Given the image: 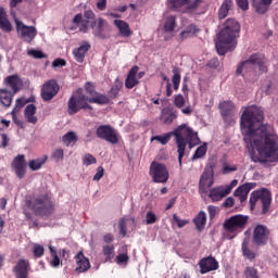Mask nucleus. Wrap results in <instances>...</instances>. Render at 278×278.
I'll return each mask as SVG.
<instances>
[{
  "instance_id": "nucleus-19",
  "label": "nucleus",
  "mask_w": 278,
  "mask_h": 278,
  "mask_svg": "<svg viewBox=\"0 0 278 278\" xmlns=\"http://www.w3.org/2000/svg\"><path fill=\"white\" fill-rule=\"evenodd\" d=\"M105 27H108V21L103 20L102 17L91 22L92 34L96 36V38H100V40H105L109 38L108 33H105Z\"/></svg>"
},
{
  "instance_id": "nucleus-3",
  "label": "nucleus",
  "mask_w": 278,
  "mask_h": 278,
  "mask_svg": "<svg viewBox=\"0 0 278 278\" xmlns=\"http://www.w3.org/2000/svg\"><path fill=\"white\" fill-rule=\"evenodd\" d=\"M239 34L240 24L233 18H228L224 29L219 31L218 41L215 43L218 55H225L227 51H233L236 49L235 41Z\"/></svg>"
},
{
  "instance_id": "nucleus-24",
  "label": "nucleus",
  "mask_w": 278,
  "mask_h": 278,
  "mask_svg": "<svg viewBox=\"0 0 278 278\" xmlns=\"http://www.w3.org/2000/svg\"><path fill=\"white\" fill-rule=\"evenodd\" d=\"M77 264L76 273H86L90 270V261L84 255V252H78L75 256Z\"/></svg>"
},
{
  "instance_id": "nucleus-45",
  "label": "nucleus",
  "mask_w": 278,
  "mask_h": 278,
  "mask_svg": "<svg viewBox=\"0 0 278 278\" xmlns=\"http://www.w3.org/2000/svg\"><path fill=\"white\" fill-rule=\"evenodd\" d=\"M205 153H207V146L202 144L195 150L192 160H201V157L205 156Z\"/></svg>"
},
{
  "instance_id": "nucleus-56",
  "label": "nucleus",
  "mask_w": 278,
  "mask_h": 278,
  "mask_svg": "<svg viewBox=\"0 0 278 278\" xmlns=\"http://www.w3.org/2000/svg\"><path fill=\"white\" fill-rule=\"evenodd\" d=\"M173 219L175 220V223L179 227V229H182V227H186V225H188V223H190L186 219H180L179 216H177V214L173 215Z\"/></svg>"
},
{
  "instance_id": "nucleus-47",
  "label": "nucleus",
  "mask_w": 278,
  "mask_h": 278,
  "mask_svg": "<svg viewBox=\"0 0 278 278\" xmlns=\"http://www.w3.org/2000/svg\"><path fill=\"white\" fill-rule=\"evenodd\" d=\"M29 103V100L25 98H18L15 101V106L13 108L12 112H21V108H25Z\"/></svg>"
},
{
  "instance_id": "nucleus-46",
  "label": "nucleus",
  "mask_w": 278,
  "mask_h": 278,
  "mask_svg": "<svg viewBox=\"0 0 278 278\" xmlns=\"http://www.w3.org/2000/svg\"><path fill=\"white\" fill-rule=\"evenodd\" d=\"M51 157L54 162H62V160H64V149L62 148L55 149L52 152Z\"/></svg>"
},
{
  "instance_id": "nucleus-27",
  "label": "nucleus",
  "mask_w": 278,
  "mask_h": 278,
  "mask_svg": "<svg viewBox=\"0 0 278 278\" xmlns=\"http://www.w3.org/2000/svg\"><path fill=\"white\" fill-rule=\"evenodd\" d=\"M24 116L27 123H30L31 125H36V123H38V117H36V105L34 104L26 105L24 110Z\"/></svg>"
},
{
  "instance_id": "nucleus-55",
  "label": "nucleus",
  "mask_w": 278,
  "mask_h": 278,
  "mask_svg": "<svg viewBox=\"0 0 278 278\" xmlns=\"http://www.w3.org/2000/svg\"><path fill=\"white\" fill-rule=\"evenodd\" d=\"M85 90L89 94V97H94L97 93V89H94V84L87 81L85 84Z\"/></svg>"
},
{
  "instance_id": "nucleus-25",
  "label": "nucleus",
  "mask_w": 278,
  "mask_h": 278,
  "mask_svg": "<svg viewBox=\"0 0 278 278\" xmlns=\"http://www.w3.org/2000/svg\"><path fill=\"white\" fill-rule=\"evenodd\" d=\"M0 29L1 31H5V34H10L14 29L12 26V23L8 18V13L5 12V9L0 7Z\"/></svg>"
},
{
  "instance_id": "nucleus-28",
  "label": "nucleus",
  "mask_w": 278,
  "mask_h": 278,
  "mask_svg": "<svg viewBox=\"0 0 278 278\" xmlns=\"http://www.w3.org/2000/svg\"><path fill=\"white\" fill-rule=\"evenodd\" d=\"M114 25L124 38H129V36H131V29H129V24H127V22L123 20H115Z\"/></svg>"
},
{
  "instance_id": "nucleus-15",
  "label": "nucleus",
  "mask_w": 278,
  "mask_h": 278,
  "mask_svg": "<svg viewBox=\"0 0 278 278\" xmlns=\"http://www.w3.org/2000/svg\"><path fill=\"white\" fill-rule=\"evenodd\" d=\"M60 92V85L56 79L47 80L41 88V99L42 101H52L54 97H58Z\"/></svg>"
},
{
  "instance_id": "nucleus-49",
  "label": "nucleus",
  "mask_w": 278,
  "mask_h": 278,
  "mask_svg": "<svg viewBox=\"0 0 278 278\" xmlns=\"http://www.w3.org/2000/svg\"><path fill=\"white\" fill-rule=\"evenodd\" d=\"M174 105L175 108H178V110H181V108L186 105V99L181 93H178L174 97Z\"/></svg>"
},
{
  "instance_id": "nucleus-52",
  "label": "nucleus",
  "mask_w": 278,
  "mask_h": 278,
  "mask_svg": "<svg viewBox=\"0 0 278 278\" xmlns=\"http://www.w3.org/2000/svg\"><path fill=\"white\" fill-rule=\"evenodd\" d=\"M33 255L34 257H42V255H45V247L36 243L34 247H33Z\"/></svg>"
},
{
  "instance_id": "nucleus-63",
  "label": "nucleus",
  "mask_w": 278,
  "mask_h": 278,
  "mask_svg": "<svg viewBox=\"0 0 278 278\" xmlns=\"http://www.w3.org/2000/svg\"><path fill=\"white\" fill-rule=\"evenodd\" d=\"M233 203L235 200L232 197H229L225 200V202L223 203L224 207L229 208V207H233Z\"/></svg>"
},
{
  "instance_id": "nucleus-20",
  "label": "nucleus",
  "mask_w": 278,
  "mask_h": 278,
  "mask_svg": "<svg viewBox=\"0 0 278 278\" xmlns=\"http://www.w3.org/2000/svg\"><path fill=\"white\" fill-rule=\"evenodd\" d=\"M29 261L20 260L13 267L15 278H29Z\"/></svg>"
},
{
  "instance_id": "nucleus-58",
  "label": "nucleus",
  "mask_w": 278,
  "mask_h": 278,
  "mask_svg": "<svg viewBox=\"0 0 278 278\" xmlns=\"http://www.w3.org/2000/svg\"><path fill=\"white\" fill-rule=\"evenodd\" d=\"M236 170H238V166L236 165L229 166L227 164H224L222 173L223 175H229V173H236Z\"/></svg>"
},
{
  "instance_id": "nucleus-5",
  "label": "nucleus",
  "mask_w": 278,
  "mask_h": 278,
  "mask_svg": "<svg viewBox=\"0 0 278 278\" xmlns=\"http://www.w3.org/2000/svg\"><path fill=\"white\" fill-rule=\"evenodd\" d=\"M250 210L253 212L257 206L261 210V215L266 216L270 214V206L273 205V192L267 188L254 190L250 194Z\"/></svg>"
},
{
  "instance_id": "nucleus-7",
  "label": "nucleus",
  "mask_w": 278,
  "mask_h": 278,
  "mask_svg": "<svg viewBox=\"0 0 278 278\" xmlns=\"http://www.w3.org/2000/svg\"><path fill=\"white\" fill-rule=\"evenodd\" d=\"M81 110H92V105L88 102V96L81 93V89H77V94H74L67 101V113L74 116Z\"/></svg>"
},
{
  "instance_id": "nucleus-32",
  "label": "nucleus",
  "mask_w": 278,
  "mask_h": 278,
  "mask_svg": "<svg viewBox=\"0 0 278 278\" xmlns=\"http://www.w3.org/2000/svg\"><path fill=\"white\" fill-rule=\"evenodd\" d=\"M14 91H8L7 89L0 90V102L4 105V108H10L12 105V99H14Z\"/></svg>"
},
{
  "instance_id": "nucleus-11",
  "label": "nucleus",
  "mask_w": 278,
  "mask_h": 278,
  "mask_svg": "<svg viewBox=\"0 0 278 278\" xmlns=\"http://www.w3.org/2000/svg\"><path fill=\"white\" fill-rule=\"evenodd\" d=\"M268 240H270V229L262 224L256 225L252 235L253 244L255 247H266Z\"/></svg>"
},
{
  "instance_id": "nucleus-54",
  "label": "nucleus",
  "mask_w": 278,
  "mask_h": 278,
  "mask_svg": "<svg viewBox=\"0 0 278 278\" xmlns=\"http://www.w3.org/2000/svg\"><path fill=\"white\" fill-rule=\"evenodd\" d=\"M146 223H147V225H153V224L157 223V215H155V213L149 211L146 215Z\"/></svg>"
},
{
  "instance_id": "nucleus-18",
  "label": "nucleus",
  "mask_w": 278,
  "mask_h": 278,
  "mask_svg": "<svg viewBox=\"0 0 278 278\" xmlns=\"http://www.w3.org/2000/svg\"><path fill=\"white\" fill-rule=\"evenodd\" d=\"M198 266L200 267L201 275H206V273H212V270H218L220 268L218 261L214 256L203 257L198 263Z\"/></svg>"
},
{
  "instance_id": "nucleus-64",
  "label": "nucleus",
  "mask_w": 278,
  "mask_h": 278,
  "mask_svg": "<svg viewBox=\"0 0 278 278\" xmlns=\"http://www.w3.org/2000/svg\"><path fill=\"white\" fill-rule=\"evenodd\" d=\"M207 212H208L210 218H215V216H216V206L208 205L207 206Z\"/></svg>"
},
{
  "instance_id": "nucleus-34",
  "label": "nucleus",
  "mask_w": 278,
  "mask_h": 278,
  "mask_svg": "<svg viewBox=\"0 0 278 278\" xmlns=\"http://www.w3.org/2000/svg\"><path fill=\"white\" fill-rule=\"evenodd\" d=\"M175 27H177V17L175 15L167 16L164 23V31L170 34L175 31Z\"/></svg>"
},
{
  "instance_id": "nucleus-1",
  "label": "nucleus",
  "mask_w": 278,
  "mask_h": 278,
  "mask_svg": "<svg viewBox=\"0 0 278 278\" xmlns=\"http://www.w3.org/2000/svg\"><path fill=\"white\" fill-rule=\"evenodd\" d=\"M264 111L257 105L247 106L241 115V129H248L250 143L258 154L252 153L251 160L255 164L278 161V138L273 126L261 125Z\"/></svg>"
},
{
  "instance_id": "nucleus-35",
  "label": "nucleus",
  "mask_w": 278,
  "mask_h": 278,
  "mask_svg": "<svg viewBox=\"0 0 278 278\" xmlns=\"http://www.w3.org/2000/svg\"><path fill=\"white\" fill-rule=\"evenodd\" d=\"M255 188V185L253 182H248L235 190V197H243L249 195V192Z\"/></svg>"
},
{
  "instance_id": "nucleus-41",
  "label": "nucleus",
  "mask_w": 278,
  "mask_h": 278,
  "mask_svg": "<svg viewBox=\"0 0 278 278\" xmlns=\"http://www.w3.org/2000/svg\"><path fill=\"white\" fill-rule=\"evenodd\" d=\"M102 253L105 255V262H112L114 260V244H106L102 247Z\"/></svg>"
},
{
  "instance_id": "nucleus-22",
  "label": "nucleus",
  "mask_w": 278,
  "mask_h": 278,
  "mask_svg": "<svg viewBox=\"0 0 278 278\" xmlns=\"http://www.w3.org/2000/svg\"><path fill=\"white\" fill-rule=\"evenodd\" d=\"M230 188H225V187H215L210 190L208 192V199L213 203H217L218 201H223L227 194H229Z\"/></svg>"
},
{
  "instance_id": "nucleus-37",
  "label": "nucleus",
  "mask_w": 278,
  "mask_h": 278,
  "mask_svg": "<svg viewBox=\"0 0 278 278\" xmlns=\"http://www.w3.org/2000/svg\"><path fill=\"white\" fill-rule=\"evenodd\" d=\"M79 138L74 131H68L62 137V142L65 143V147H71V144H77Z\"/></svg>"
},
{
  "instance_id": "nucleus-59",
  "label": "nucleus",
  "mask_w": 278,
  "mask_h": 278,
  "mask_svg": "<svg viewBox=\"0 0 278 278\" xmlns=\"http://www.w3.org/2000/svg\"><path fill=\"white\" fill-rule=\"evenodd\" d=\"M129 262V255L127 253H122L116 256L117 264H127Z\"/></svg>"
},
{
  "instance_id": "nucleus-62",
  "label": "nucleus",
  "mask_w": 278,
  "mask_h": 278,
  "mask_svg": "<svg viewBox=\"0 0 278 278\" xmlns=\"http://www.w3.org/2000/svg\"><path fill=\"white\" fill-rule=\"evenodd\" d=\"M88 20H84L79 25H80V27H79V31L81 33V34H88Z\"/></svg>"
},
{
  "instance_id": "nucleus-36",
  "label": "nucleus",
  "mask_w": 278,
  "mask_h": 278,
  "mask_svg": "<svg viewBox=\"0 0 278 278\" xmlns=\"http://www.w3.org/2000/svg\"><path fill=\"white\" fill-rule=\"evenodd\" d=\"M241 251H242V255L243 257H247L248 260H255V257H257V254H255V252H253L251 249H249V239H244L241 245Z\"/></svg>"
},
{
  "instance_id": "nucleus-16",
  "label": "nucleus",
  "mask_w": 278,
  "mask_h": 278,
  "mask_svg": "<svg viewBox=\"0 0 278 278\" xmlns=\"http://www.w3.org/2000/svg\"><path fill=\"white\" fill-rule=\"evenodd\" d=\"M214 186V169L205 168L199 181V191L201 194H207V190Z\"/></svg>"
},
{
  "instance_id": "nucleus-10",
  "label": "nucleus",
  "mask_w": 278,
  "mask_h": 278,
  "mask_svg": "<svg viewBox=\"0 0 278 278\" xmlns=\"http://www.w3.org/2000/svg\"><path fill=\"white\" fill-rule=\"evenodd\" d=\"M150 177L154 184H166L170 174L164 164L154 161L150 165Z\"/></svg>"
},
{
  "instance_id": "nucleus-29",
  "label": "nucleus",
  "mask_w": 278,
  "mask_h": 278,
  "mask_svg": "<svg viewBox=\"0 0 278 278\" xmlns=\"http://www.w3.org/2000/svg\"><path fill=\"white\" fill-rule=\"evenodd\" d=\"M207 223V215L205 212L201 211L198 215L193 218V224L198 231H203L205 229V225Z\"/></svg>"
},
{
  "instance_id": "nucleus-2",
  "label": "nucleus",
  "mask_w": 278,
  "mask_h": 278,
  "mask_svg": "<svg viewBox=\"0 0 278 278\" xmlns=\"http://www.w3.org/2000/svg\"><path fill=\"white\" fill-rule=\"evenodd\" d=\"M175 136L176 138V144H177V152H178V162L181 166V162L184 160V155H186V142L189 144V149H192V147H197V140H199V136L192 128L186 126V124H182L178 128H176L173 132H167L164 136H154L152 137V141L156 140L161 144H168L170 142V138ZM186 136V139L184 138Z\"/></svg>"
},
{
  "instance_id": "nucleus-44",
  "label": "nucleus",
  "mask_w": 278,
  "mask_h": 278,
  "mask_svg": "<svg viewBox=\"0 0 278 278\" xmlns=\"http://www.w3.org/2000/svg\"><path fill=\"white\" fill-rule=\"evenodd\" d=\"M49 251L52 257V261L50 262V264L52 268H58V266H60V256H58V251L53 248V245L49 247Z\"/></svg>"
},
{
  "instance_id": "nucleus-60",
  "label": "nucleus",
  "mask_w": 278,
  "mask_h": 278,
  "mask_svg": "<svg viewBox=\"0 0 278 278\" xmlns=\"http://www.w3.org/2000/svg\"><path fill=\"white\" fill-rule=\"evenodd\" d=\"M66 65V60L64 59H55L52 62V68H62V66Z\"/></svg>"
},
{
  "instance_id": "nucleus-12",
  "label": "nucleus",
  "mask_w": 278,
  "mask_h": 278,
  "mask_svg": "<svg viewBox=\"0 0 278 278\" xmlns=\"http://www.w3.org/2000/svg\"><path fill=\"white\" fill-rule=\"evenodd\" d=\"M15 28L20 38H22L24 42H27L28 45H30L34 41V38L38 36V29H36V26H27L17 18L15 20Z\"/></svg>"
},
{
  "instance_id": "nucleus-13",
  "label": "nucleus",
  "mask_w": 278,
  "mask_h": 278,
  "mask_svg": "<svg viewBox=\"0 0 278 278\" xmlns=\"http://www.w3.org/2000/svg\"><path fill=\"white\" fill-rule=\"evenodd\" d=\"M97 138H100V140H105L106 142H110V144H118V131L116 129L112 128L110 125H101L96 130Z\"/></svg>"
},
{
  "instance_id": "nucleus-8",
  "label": "nucleus",
  "mask_w": 278,
  "mask_h": 278,
  "mask_svg": "<svg viewBox=\"0 0 278 278\" xmlns=\"http://www.w3.org/2000/svg\"><path fill=\"white\" fill-rule=\"evenodd\" d=\"M266 56L264 54H252L249 60L241 62L237 67V75H242L244 70L251 71L253 66H258L260 73H268V66L266 65Z\"/></svg>"
},
{
  "instance_id": "nucleus-53",
  "label": "nucleus",
  "mask_w": 278,
  "mask_h": 278,
  "mask_svg": "<svg viewBox=\"0 0 278 278\" xmlns=\"http://www.w3.org/2000/svg\"><path fill=\"white\" fill-rule=\"evenodd\" d=\"M245 278H260L257 269L255 267H247L244 270Z\"/></svg>"
},
{
  "instance_id": "nucleus-30",
  "label": "nucleus",
  "mask_w": 278,
  "mask_h": 278,
  "mask_svg": "<svg viewBox=\"0 0 278 278\" xmlns=\"http://www.w3.org/2000/svg\"><path fill=\"white\" fill-rule=\"evenodd\" d=\"M131 220L134 225H136V218L130 217L129 215H125L124 217L119 218L118 220V229L119 235L125 238L127 236V222Z\"/></svg>"
},
{
  "instance_id": "nucleus-61",
  "label": "nucleus",
  "mask_w": 278,
  "mask_h": 278,
  "mask_svg": "<svg viewBox=\"0 0 278 278\" xmlns=\"http://www.w3.org/2000/svg\"><path fill=\"white\" fill-rule=\"evenodd\" d=\"M1 144L0 148L1 149H5V147H8V144H10V138H8V135L5 134H1Z\"/></svg>"
},
{
  "instance_id": "nucleus-17",
  "label": "nucleus",
  "mask_w": 278,
  "mask_h": 278,
  "mask_svg": "<svg viewBox=\"0 0 278 278\" xmlns=\"http://www.w3.org/2000/svg\"><path fill=\"white\" fill-rule=\"evenodd\" d=\"M11 166L17 178L23 179L25 175H27V162L25 161V155L18 154L15 156Z\"/></svg>"
},
{
  "instance_id": "nucleus-38",
  "label": "nucleus",
  "mask_w": 278,
  "mask_h": 278,
  "mask_svg": "<svg viewBox=\"0 0 278 278\" xmlns=\"http://www.w3.org/2000/svg\"><path fill=\"white\" fill-rule=\"evenodd\" d=\"M199 27L194 24H190L185 30L180 33V39L186 40V38H190V36H194V34H199Z\"/></svg>"
},
{
  "instance_id": "nucleus-39",
  "label": "nucleus",
  "mask_w": 278,
  "mask_h": 278,
  "mask_svg": "<svg viewBox=\"0 0 278 278\" xmlns=\"http://www.w3.org/2000/svg\"><path fill=\"white\" fill-rule=\"evenodd\" d=\"M18 81L20 79L17 75H11L5 78V83L13 90V94H16V92H18Z\"/></svg>"
},
{
  "instance_id": "nucleus-57",
  "label": "nucleus",
  "mask_w": 278,
  "mask_h": 278,
  "mask_svg": "<svg viewBox=\"0 0 278 278\" xmlns=\"http://www.w3.org/2000/svg\"><path fill=\"white\" fill-rule=\"evenodd\" d=\"M104 173H105V169L103 168V166H99L97 168V173L93 176V181H101V179L103 178Z\"/></svg>"
},
{
  "instance_id": "nucleus-42",
  "label": "nucleus",
  "mask_w": 278,
  "mask_h": 278,
  "mask_svg": "<svg viewBox=\"0 0 278 278\" xmlns=\"http://www.w3.org/2000/svg\"><path fill=\"white\" fill-rule=\"evenodd\" d=\"M46 162L47 156H45L43 159L30 160L28 162V166L30 170H40Z\"/></svg>"
},
{
  "instance_id": "nucleus-6",
  "label": "nucleus",
  "mask_w": 278,
  "mask_h": 278,
  "mask_svg": "<svg viewBox=\"0 0 278 278\" xmlns=\"http://www.w3.org/2000/svg\"><path fill=\"white\" fill-rule=\"evenodd\" d=\"M185 7V12L187 14H205V7L203 0H169L168 1V9L169 10H177Z\"/></svg>"
},
{
  "instance_id": "nucleus-23",
  "label": "nucleus",
  "mask_w": 278,
  "mask_h": 278,
  "mask_svg": "<svg viewBox=\"0 0 278 278\" xmlns=\"http://www.w3.org/2000/svg\"><path fill=\"white\" fill-rule=\"evenodd\" d=\"M178 116L179 113L174 108L163 109L161 112V121L164 125H172L175 121H177Z\"/></svg>"
},
{
  "instance_id": "nucleus-40",
  "label": "nucleus",
  "mask_w": 278,
  "mask_h": 278,
  "mask_svg": "<svg viewBox=\"0 0 278 278\" xmlns=\"http://www.w3.org/2000/svg\"><path fill=\"white\" fill-rule=\"evenodd\" d=\"M122 88H123V81L116 79L109 91L111 99H116L118 97Z\"/></svg>"
},
{
  "instance_id": "nucleus-9",
  "label": "nucleus",
  "mask_w": 278,
  "mask_h": 278,
  "mask_svg": "<svg viewBox=\"0 0 278 278\" xmlns=\"http://www.w3.org/2000/svg\"><path fill=\"white\" fill-rule=\"evenodd\" d=\"M247 225H249V216L238 214L225 219L223 227L227 233H242Z\"/></svg>"
},
{
  "instance_id": "nucleus-14",
  "label": "nucleus",
  "mask_w": 278,
  "mask_h": 278,
  "mask_svg": "<svg viewBox=\"0 0 278 278\" xmlns=\"http://www.w3.org/2000/svg\"><path fill=\"white\" fill-rule=\"evenodd\" d=\"M236 3L238 8L243 10V12H247V10H249V0H236ZM271 3H273V0H260V1H254L253 7L255 12H257V14H266Z\"/></svg>"
},
{
  "instance_id": "nucleus-33",
  "label": "nucleus",
  "mask_w": 278,
  "mask_h": 278,
  "mask_svg": "<svg viewBox=\"0 0 278 278\" xmlns=\"http://www.w3.org/2000/svg\"><path fill=\"white\" fill-rule=\"evenodd\" d=\"M89 103H96L97 105H108L110 98L103 93L97 92L94 97L88 98Z\"/></svg>"
},
{
  "instance_id": "nucleus-48",
  "label": "nucleus",
  "mask_w": 278,
  "mask_h": 278,
  "mask_svg": "<svg viewBox=\"0 0 278 278\" xmlns=\"http://www.w3.org/2000/svg\"><path fill=\"white\" fill-rule=\"evenodd\" d=\"M138 84H140V83L134 76H127V78L125 79V87L128 90H131V88H136V86H138Z\"/></svg>"
},
{
  "instance_id": "nucleus-4",
  "label": "nucleus",
  "mask_w": 278,
  "mask_h": 278,
  "mask_svg": "<svg viewBox=\"0 0 278 278\" xmlns=\"http://www.w3.org/2000/svg\"><path fill=\"white\" fill-rule=\"evenodd\" d=\"M26 207L31 210L35 216H40L41 218H49V216L55 212V205L49 193H43L34 197L30 200H26Z\"/></svg>"
},
{
  "instance_id": "nucleus-50",
  "label": "nucleus",
  "mask_w": 278,
  "mask_h": 278,
  "mask_svg": "<svg viewBox=\"0 0 278 278\" xmlns=\"http://www.w3.org/2000/svg\"><path fill=\"white\" fill-rule=\"evenodd\" d=\"M83 164L84 166H91V164H97V157L90 153H87L83 157Z\"/></svg>"
},
{
  "instance_id": "nucleus-51",
  "label": "nucleus",
  "mask_w": 278,
  "mask_h": 278,
  "mask_svg": "<svg viewBox=\"0 0 278 278\" xmlns=\"http://www.w3.org/2000/svg\"><path fill=\"white\" fill-rule=\"evenodd\" d=\"M27 55L35 58V60H43L47 58V54L42 53V51L35 49L28 50Z\"/></svg>"
},
{
  "instance_id": "nucleus-43",
  "label": "nucleus",
  "mask_w": 278,
  "mask_h": 278,
  "mask_svg": "<svg viewBox=\"0 0 278 278\" xmlns=\"http://www.w3.org/2000/svg\"><path fill=\"white\" fill-rule=\"evenodd\" d=\"M174 76L172 78L174 90H179V84H181V71L179 67L173 68Z\"/></svg>"
},
{
  "instance_id": "nucleus-26",
  "label": "nucleus",
  "mask_w": 278,
  "mask_h": 278,
  "mask_svg": "<svg viewBox=\"0 0 278 278\" xmlns=\"http://www.w3.org/2000/svg\"><path fill=\"white\" fill-rule=\"evenodd\" d=\"M230 10H233V0H224L218 9V18L220 21H223V18H227Z\"/></svg>"
},
{
  "instance_id": "nucleus-31",
  "label": "nucleus",
  "mask_w": 278,
  "mask_h": 278,
  "mask_svg": "<svg viewBox=\"0 0 278 278\" xmlns=\"http://www.w3.org/2000/svg\"><path fill=\"white\" fill-rule=\"evenodd\" d=\"M233 102L231 101H224L219 103V110L223 118L227 121L228 116H231V112H233Z\"/></svg>"
},
{
  "instance_id": "nucleus-21",
  "label": "nucleus",
  "mask_w": 278,
  "mask_h": 278,
  "mask_svg": "<svg viewBox=\"0 0 278 278\" xmlns=\"http://www.w3.org/2000/svg\"><path fill=\"white\" fill-rule=\"evenodd\" d=\"M90 42L84 41L83 45L72 51L74 60H76L78 64H84V60H86V53L90 51Z\"/></svg>"
}]
</instances>
